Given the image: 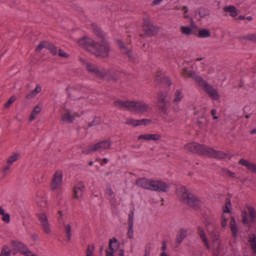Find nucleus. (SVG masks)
<instances>
[{"mask_svg": "<svg viewBox=\"0 0 256 256\" xmlns=\"http://www.w3.org/2000/svg\"><path fill=\"white\" fill-rule=\"evenodd\" d=\"M230 228L233 237H235L238 234V228L236 222L234 218H232L230 221Z\"/></svg>", "mask_w": 256, "mask_h": 256, "instance_id": "nucleus-35", "label": "nucleus"}, {"mask_svg": "<svg viewBox=\"0 0 256 256\" xmlns=\"http://www.w3.org/2000/svg\"><path fill=\"white\" fill-rule=\"evenodd\" d=\"M117 43L122 53L130 55L131 52L128 50L127 48L124 46L123 42L122 41L120 40H118Z\"/></svg>", "mask_w": 256, "mask_h": 256, "instance_id": "nucleus-40", "label": "nucleus"}, {"mask_svg": "<svg viewBox=\"0 0 256 256\" xmlns=\"http://www.w3.org/2000/svg\"><path fill=\"white\" fill-rule=\"evenodd\" d=\"M211 114L213 116V119L216 120L218 118V116H216V111L214 109H212L211 110Z\"/></svg>", "mask_w": 256, "mask_h": 256, "instance_id": "nucleus-55", "label": "nucleus"}, {"mask_svg": "<svg viewBox=\"0 0 256 256\" xmlns=\"http://www.w3.org/2000/svg\"><path fill=\"white\" fill-rule=\"evenodd\" d=\"M176 194L180 200L184 203L186 204L196 210L200 208V201L189 192L184 186L178 187L176 190Z\"/></svg>", "mask_w": 256, "mask_h": 256, "instance_id": "nucleus-5", "label": "nucleus"}, {"mask_svg": "<svg viewBox=\"0 0 256 256\" xmlns=\"http://www.w3.org/2000/svg\"><path fill=\"white\" fill-rule=\"evenodd\" d=\"M108 162V160L106 158H104L102 161L100 162L101 165H104L106 164Z\"/></svg>", "mask_w": 256, "mask_h": 256, "instance_id": "nucleus-59", "label": "nucleus"}, {"mask_svg": "<svg viewBox=\"0 0 256 256\" xmlns=\"http://www.w3.org/2000/svg\"><path fill=\"white\" fill-rule=\"evenodd\" d=\"M251 134H256V128L253 129L250 132Z\"/></svg>", "mask_w": 256, "mask_h": 256, "instance_id": "nucleus-64", "label": "nucleus"}, {"mask_svg": "<svg viewBox=\"0 0 256 256\" xmlns=\"http://www.w3.org/2000/svg\"><path fill=\"white\" fill-rule=\"evenodd\" d=\"M206 156L218 159H223L226 158L228 154L222 151L216 150L212 148L208 147Z\"/></svg>", "mask_w": 256, "mask_h": 256, "instance_id": "nucleus-20", "label": "nucleus"}, {"mask_svg": "<svg viewBox=\"0 0 256 256\" xmlns=\"http://www.w3.org/2000/svg\"><path fill=\"white\" fill-rule=\"evenodd\" d=\"M76 42L80 46L87 49L88 50L92 52V48L94 46L96 41L88 37L84 36L83 38L78 40Z\"/></svg>", "mask_w": 256, "mask_h": 256, "instance_id": "nucleus-16", "label": "nucleus"}, {"mask_svg": "<svg viewBox=\"0 0 256 256\" xmlns=\"http://www.w3.org/2000/svg\"><path fill=\"white\" fill-rule=\"evenodd\" d=\"M82 114L74 112L72 110L64 109L62 113L61 120L64 122L70 124L77 117H80Z\"/></svg>", "mask_w": 256, "mask_h": 256, "instance_id": "nucleus-12", "label": "nucleus"}, {"mask_svg": "<svg viewBox=\"0 0 256 256\" xmlns=\"http://www.w3.org/2000/svg\"><path fill=\"white\" fill-rule=\"evenodd\" d=\"M155 81L158 84L163 83L168 86L171 84V82L169 78L165 76L164 73L162 72H158L156 74Z\"/></svg>", "mask_w": 256, "mask_h": 256, "instance_id": "nucleus-21", "label": "nucleus"}, {"mask_svg": "<svg viewBox=\"0 0 256 256\" xmlns=\"http://www.w3.org/2000/svg\"><path fill=\"white\" fill-rule=\"evenodd\" d=\"M58 56L64 58H68V54L66 53V52L62 49L60 48L58 50Z\"/></svg>", "mask_w": 256, "mask_h": 256, "instance_id": "nucleus-52", "label": "nucleus"}, {"mask_svg": "<svg viewBox=\"0 0 256 256\" xmlns=\"http://www.w3.org/2000/svg\"><path fill=\"white\" fill-rule=\"evenodd\" d=\"M16 100V97L14 96H12L8 100L7 102L5 104V106L6 108H8L10 105L12 104Z\"/></svg>", "mask_w": 256, "mask_h": 256, "instance_id": "nucleus-51", "label": "nucleus"}, {"mask_svg": "<svg viewBox=\"0 0 256 256\" xmlns=\"http://www.w3.org/2000/svg\"><path fill=\"white\" fill-rule=\"evenodd\" d=\"M224 12L230 13V16L232 17H235L238 14V11L236 8L233 6H230L223 8Z\"/></svg>", "mask_w": 256, "mask_h": 256, "instance_id": "nucleus-31", "label": "nucleus"}, {"mask_svg": "<svg viewBox=\"0 0 256 256\" xmlns=\"http://www.w3.org/2000/svg\"><path fill=\"white\" fill-rule=\"evenodd\" d=\"M94 248L93 245L88 246L86 252V256H95L94 254Z\"/></svg>", "mask_w": 256, "mask_h": 256, "instance_id": "nucleus-45", "label": "nucleus"}, {"mask_svg": "<svg viewBox=\"0 0 256 256\" xmlns=\"http://www.w3.org/2000/svg\"><path fill=\"white\" fill-rule=\"evenodd\" d=\"M11 251L8 245H4L2 247L1 252L0 253V256H10Z\"/></svg>", "mask_w": 256, "mask_h": 256, "instance_id": "nucleus-41", "label": "nucleus"}, {"mask_svg": "<svg viewBox=\"0 0 256 256\" xmlns=\"http://www.w3.org/2000/svg\"><path fill=\"white\" fill-rule=\"evenodd\" d=\"M170 96L166 92H160L158 96V105L161 112L167 114V109L169 106Z\"/></svg>", "mask_w": 256, "mask_h": 256, "instance_id": "nucleus-11", "label": "nucleus"}, {"mask_svg": "<svg viewBox=\"0 0 256 256\" xmlns=\"http://www.w3.org/2000/svg\"><path fill=\"white\" fill-rule=\"evenodd\" d=\"M161 138L158 134H146L140 135L138 136L139 140H158Z\"/></svg>", "mask_w": 256, "mask_h": 256, "instance_id": "nucleus-27", "label": "nucleus"}, {"mask_svg": "<svg viewBox=\"0 0 256 256\" xmlns=\"http://www.w3.org/2000/svg\"><path fill=\"white\" fill-rule=\"evenodd\" d=\"M134 212L132 210L128 214V227H133L134 224Z\"/></svg>", "mask_w": 256, "mask_h": 256, "instance_id": "nucleus-46", "label": "nucleus"}, {"mask_svg": "<svg viewBox=\"0 0 256 256\" xmlns=\"http://www.w3.org/2000/svg\"><path fill=\"white\" fill-rule=\"evenodd\" d=\"M198 234L203 242L204 244L206 249L210 250L211 248V246L208 242V239L204 234L203 230L199 227L198 229Z\"/></svg>", "mask_w": 256, "mask_h": 256, "instance_id": "nucleus-28", "label": "nucleus"}, {"mask_svg": "<svg viewBox=\"0 0 256 256\" xmlns=\"http://www.w3.org/2000/svg\"><path fill=\"white\" fill-rule=\"evenodd\" d=\"M41 90H42L41 86L39 84H37L36 88L34 90L30 91L29 93H28L26 95V98L31 99L32 98H33L38 94L40 92Z\"/></svg>", "mask_w": 256, "mask_h": 256, "instance_id": "nucleus-33", "label": "nucleus"}, {"mask_svg": "<svg viewBox=\"0 0 256 256\" xmlns=\"http://www.w3.org/2000/svg\"><path fill=\"white\" fill-rule=\"evenodd\" d=\"M230 200L229 198H226V200L225 205L222 208L223 213L221 217V226L222 228H225L226 226L228 220L230 217Z\"/></svg>", "mask_w": 256, "mask_h": 256, "instance_id": "nucleus-14", "label": "nucleus"}, {"mask_svg": "<svg viewBox=\"0 0 256 256\" xmlns=\"http://www.w3.org/2000/svg\"><path fill=\"white\" fill-rule=\"evenodd\" d=\"M160 256H170L166 252H161Z\"/></svg>", "mask_w": 256, "mask_h": 256, "instance_id": "nucleus-62", "label": "nucleus"}, {"mask_svg": "<svg viewBox=\"0 0 256 256\" xmlns=\"http://www.w3.org/2000/svg\"><path fill=\"white\" fill-rule=\"evenodd\" d=\"M106 256H124L122 250H117V241L114 238L110 240L109 250L106 252Z\"/></svg>", "mask_w": 256, "mask_h": 256, "instance_id": "nucleus-13", "label": "nucleus"}, {"mask_svg": "<svg viewBox=\"0 0 256 256\" xmlns=\"http://www.w3.org/2000/svg\"><path fill=\"white\" fill-rule=\"evenodd\" d=\"M163 0H154L152 2L153 5L159 4Z\"/></svg>", "mask_w": 256, "mask_h": 256, "instance_id": "nucleus-57", "label": "nucleus"}, {"mask_svg": "<svg viewBox=\"0 0 256 256\" xmlns=\"http://www.w3.org/2000/svg\"><path fill=\"white\" fill-rule=\"evenodd\" d=\"M246 39L256 43V34H251L246 36Z\"/></svg>", "mask_w": 256, "mask_h": 256, "instance_id": "nucleus-49", "label": "nucleus"}, {"mask_svg": "<svg viewBox=\"0 0 256 256\" xmlns=\"http://www.w3.org/2000/svg\"><path fill=\"white\" fill-rule=\"evenodd\" d=\"M42 110V107L39 105L36 106L32 112H31L30 117V120L32 121L34 120L35 119L36 116Z\"/></svg>", "mask_w": 256, "mask_h": 256, "instance_id": "nucleus-37", "label": "nucleus"}, {"mask_svg": "<svg viewBox=\"0 0 256 256\" xmlns=\"http://www.w3.org/2000/svg\"><path fill=\"white\" fill-rule=\"evenodd\" d=\"M46 46V48L48 49L52 54L54 56L57 54L58 48L54 44L47 42V44Z\"/></svg>", "mask_w": 256, "mask_h": 256, "instance_id": "nucleus-39", "label": "nucleus"}, {"mask_svg": "<svg viewBox=\"0 0 256 256\" xmlns=\"http://www.w3.org/2000/svg\"><path fill=\"white\" fill-rule=\"evenodd\" d=\"M62 184V174L60 170H56L54 176L51 186L52 190L60 188Z\"/></svg>", "mask_w": 256, "mask_h": 256, "instance_id": "nucleus-17", "label": "nucleus"}, {"mask_svg": "<svg viewBox=\"0 0 256 256\" xmlns=\"http://www.w3.org/2000/svg\"><path fill=\"white\" fill-rule=\"evenodd\" d=\"M47 41L42 42L36 48V52H40L44 48H46Z\"/></svg>", "mask_w": 256, "mask_h": 256, "instance_id": "nucleus-47", "label": "nucleus"}, {"mask_svg": "<svg viewBox=\"0 0 256 256\" xmlns=\"http://www.w3.org/2000/svg\"><path fill=\"white\" fill-rule=\"evenodd\" d=\"M38 217L44 232L46 234H50L52 230L46 214L44 212H40L38 214Z\"/></svg>", "mask_w": 256, "mask_h": 256, "instance_id": "nucleus-15", "label": "nucleus"}, {"mask_svg": "<svg viewBox=\"0 0 256 256\" xmlns=\"http://www.w3.org/2000/svg\"><path fill=\"white\" fill-rule=\"evenodd\" d=\"M134 235L133 227L128 226V231L127 232V236L129 238H132Z\"/></svg>", "mask_w": 256, "mask_h": 256, "instance_id": "nucleus-53", "label": "nucleus"}, {"mask_svg": "<svg viewBox=\"0 0 256 256\" xmlns=\"http://www.w3.org/2000/svg\"><path fill=\"white\" fill-rule=\"evenodd\" d=\"M10 166H6L4 168L3 170H2V173H3V174L4 176H5L6 174H7V172L10 170Z\"/></svg>", "mask_w": 256, "mask_h": 256, "instance_id": "nucleus-56", "label": "nucleus"}, {"mask_svg": "<svg viewBox=\"0 0 256 256\" xmlns=\"http://www.w3.org/2000/svg\"><path fill=\"white\" fill-rule=\"evenodd\" d=\"M111 146V142L110 140H104L94 144L90 145L85 148L82 150V153L88 154L94 152H102L105 150L109 148Z\"/></svg>", "mask_w": 256, "mask_h": 256, "instance_id": "nucleus-8", "label": "nucleus"}, {"mask_svg": "<svg viewBox=\"0 0 256 256\" xmlns=\"http://www.w3.org/2000/svg\"><path fill=\"white\" fill-rule=\"evenodd\" d=\"M106 194L110 200V202L113 206H114L116 204V199L115 198V194L112 188L110 186H108L106 192Z\"/></svg>", "mask_w": 256, "mask_h": 256, "instance_id": "nucleus-29", "label": "nucleus"}, {"mask_svg": "<svg viewBox=\"0 0 256 256\" xmlns=\"http://www.w3.org/2000/svg\"><path fill=\"white\" fill-rule=\"evenodd\" d=\"M249 242L252 249L254 253H256V240L254 235H251L249 236Z\"/></svg>", "mask_w": 256, "mask_h": 256, "instance_id": "nucleus-42", "label": "nucleus"}, {"mask_svg": "<svg viewBox=\"0 0 256 256\" xmlns=\"http://www.w3.org/2000/svg\"><path fill=\"white\" fill-rule=\"evenodd\" d=\"M84 190V184L81 182H78L74 186L73 190L74 196L76 198H81Z\"/></svg>", "mask_w": 256, "mask_h": 256, "instance_id": "nucleus-23", "label": "nucleus"}, {"mask_svg": "<svg viewBox=\"0 0 256 256\" xmlns=\"http://www.w3.org/2000/svg\"><path fill=\"white\" fill-rule=\"evenodd\" d=\"M211 36L210 31L207 28H202L198 30L196 36L200 38H204L210 37Z\"/></svg>", "mask_w": 256, "mask_h": 256, "instance_id": "nucleus-30", "label": "nucleus"}, {"mask_svg": "<svg viewBox=\"0 0 256 256\" xmlns=\"http://www.w3.org/2000/svg\"><path fill=\"white\" fill-rule=\"evenodd\" d=\"M151 123V120L148 119H142V120H136L132 118L128 119L126 124L132 125L134 126L139 125H148Z\"/></svg>", "mask_w": 256, "mask_h": 256, "instance_id": "nucleus-24", "label": "nucleus"}, {"mask_svg": "<svg viewBox=\"0 0 256 256\" xmlns=\"http://www.w3.org/2000/svg\"><path fill=\"white\" fill-rule=\"evenodd\" d=\"M2 220L6 223H8L10 221V216L8 214H4L2 216Z\"/></svg>", "mask_w": 256, "mask_h": 256, "instance_id": "nucleus-50", "label": "nucleus"}, {"mask_svg": "<svg viewBox=\"0 0 256 256\" xmlns=\"http://www.w3.org/2000/svg\"><path fill=\"white\" fill-rule=\"evenodd\" d=\"M164 118L165 119V120L168 122H172L173 121L172 120L168 118V116H164Z\"/></svg>", "mask_w": 256, "mask_h": 256, "instance_id": "nucleus-60", "label": "nucleus"}, {"mask_svg": "<svg viewBox=\"0 0 256 256\" xmlns=\"http://www.w3.org/2000/svg\"><path fill=\"white\" fill-rule=\"evenodd\" d=\"M207 146L196 142H190L184 146V149L194 153L206 156Z\"/></svg>", "mask_w": 256, "mask_h": 256, "instance_id": "nucleus-10", "label": "nucleus"}, {"mask_svg": "<svg viewBox=\"0 0 256 256\" xmlns=\"http://www.w3.org/2000/svg\"><path fill=\"white\" fill-rule=\"evenodd\" d=\"M62 212L61 211L58 212V214H60V216L58 218L59 224L60 225V228L65 234L66 241L69 242L70 241L72 235V222L70 221H63L62 219Z\"/></svg>", "mask_w": 256, "mask_h": 256, "instance_id": "nucleus-9", "label": "nucleus"}, {"mask_svg": "<svg viewBox=\"0 0 256 256\" xmlns=\"http://www.w3.org/2000/svg\"><path fill=\"white\" fill-rule=\"evenodd\" d=\"M36 202L38 206L42 209L45 208L47 206L46 200L44 196H38Z\"/></svg>", "mask_w": 256, "mask_h": 256, "instance_id": "nucleus-32", "label": "nucleus"}, {"mask_svg": "<svg viewBox=\"0 0 256 256\" xmlns=\"http://www.w3.org/2000/svg\"><path fill=\"white\" fill-rule=\"evenodd\" d=\"M144 29L146 33L148 35L150 36L154 34L152 32V30L154 29V27L153 26H144Z\"/></svg>", "mask_w": 256, "mask_h": 256, "instance_id": "nucleus-48", "label": "nucleus"}, {"mask_svg": "<svg viewBox=\"0 0 256 256\" xmlns=\"http://www.w3.org/2000/svg\"><path fill=\"white\" fill-rule=\"evenodd\" d=\"M248 215L246 212H242V222L245 224H250L254 222L256 218L254 209L252 207H248Z\"/></svg>", "mask_w": 256, "mask_h": 256, "instance_id": "nucleus-18", "label": "nucleus"}, {"mask_svg": "<svg viewBox=\"0 0 256 256\" xmlns=\"http://www.w3.org/2000/svg\"><path fill=\"white\" fill-rule=\"evenodd\" d=\"M94 34L98 36L100 40V41L106 40L104 38V34L103 32L98 28H96L94 29Z\"/></svg>", "mask_w": 256, "mask_h": 256, "instance_id": "nucleus-43", "label": "nucleus"}, {"mask_svg": "<svg viewBox=\"0 0 256 256\" xmlns=\"http://www.w3.org/2000/svg\"><path fill=\"white\" fill-rule=\"evenodd\" d=\"M92 52L97 56L106 58L108 56L110 48L106 40L96 42L92 48Z\"/></svg>", "mask_w": 256, "mask_h": 256, "instance_id": "nucleus-7", "label": "nucleus"}, {"mask_svg": "<svg viewBox=\"0 0 256 256\" xmlns=\"http://www.w3.org/2000/svg\"><path fill=\"white\" fill-rule=\"evenodd\" d=\"M19 156L20 154L18 153L12 154L8 159L7 163L9 164H12L18 159Z\"/></svg>", "mask_w": 256, "mask_h": 256, "instance_id": "nucleus-44", "label": "nucleus"}, {"mask_svg": "<svg viewBox=\"0 0 256 256\" xmlns=\"http://www.w3.org/2000/svg\"><path fill=\"white\" fill-rule=\"evenodd\" d=\"M239 164L245 166L252 172L256 174V164L253 162H250L247 160L241 159L238 162Z\"/></svg>", "mask_w": 256, "mask_h": 256, "instance_id": "nucleus-26", "label": "nucleus"}, {"mask_svg": "<svg viewBox=\"0 0 256 256\" xmlns=\"http://www.w3.org/2000/svg\"><path fill=\"white\" fill-rule=\"evenodd\" d=\"M180 30L182 34L186 36H189L192 34V28L188 26H181Z\"/></svg>", "mask_w": 256, "mask_h": 256, "instance_id": "nucleus-34", "label": "nucleus"}, {"mask_svg": "<svg viewBox=\"0 0 256 256\" xmlns=\"http://www.w3.org/2000/svg\"><path fill=\"white\" fill-rule=\"evenodd\" d=\"M116 107L119 108H126L138 113H144L148 111L149 106L142 101H122L116 100L114 102Z\"/></svg>", "mask_w": 256, "mask_h": 256, "instance_id": "nucleus-2", "label": "nucleus"}, {"mask_svg": "<svg viewBox=\"0 0 256 256\" xmlns=\"http://www.w3.org/2000/svg\"><path fill=\"white\" fill-rule=\"evenodd\" d=\"M205 226L210 234L212 240V252L215 256H220L222 252V246L219 240V232L212 224L211 220L206 219L204 221Z\"/></svg>", "mask_w": 256, "mask_h": 256, "instance_id": "nucleus-3", "label": "nucleus"}, {"mask_svg": "<svg viewBox=\"0 0 256 256\" xmlns=\"http://www.w3.org/2000/svg\"><path fill=\"white\" fill-rule=\"evenodd\" d=\"M239 164L245 166L252 172L256 174V164L253 162H250L247 160L241 159L238 162Z\"/></svg>", "mask_w": 256, "mask_h": 256, "instance_id": "nucleus-25", "label": "nucleus"}, {"mask_svg": "<svg viewBox=\"0 0 256 256\" xmlns=\"http://www.w3.org/2000/svg\"><path fill=\"white\" fill-rule=\"evenodd\" d=\"M26 256H37L33 254L30 251H29L28 252H26Z\"/></svg>", "mask_w": 256, "mask_h": 256, "instance_id": "nucleus-61", "label": "nucleus"}, {"mask_svg": "<svg viewBox=\"0 0 256 256\" xmlns=\"http://www.w3.org/2000/svg\"><path fill=\"white\" fill-rule=\"evenodd\" d=\"M227 174L228 175V176H230V177H232V178L234 177L235 174L234 172H230V171H228Z\"/></svg>", "mask_w": 256, "mask_h": 256, "instance_id": "nucleus-58", "label": "nucleus"}, {"mask_svg": "<svg viewBox=\"0 0 256 256\" xmlns=\"http://www.w3.org/2000/svg\"><path fill=\"white\" fill-rule=\"evenodd\" d=\"M136 184L144 188L154 191L166 192L168 186L161 180H156L146 178H140L137 180Z\"/></svg>", "mask_w": 256, "mask_h": 256, "instance_id": "nucleus-4", "label": "nucleus"}, {"mask_svg": "<svg viewBox=\"0 0 256 256\" xmlns=\"http://www.w3.org/2000/svg\"><path fill=\"white\" fill-rule=\"evenodd\" d=\"M194 114L198 118H201V120L198 119V122L200 125L205 122L206 120L204 119V117L206 115V110L204 106H194Z\"/></svg>", "mask_w": 256, "mask_h": 256, "instance_id": "nucleus-19", "label": "nucleus"}, {"mask_svg": "<svg viewBox=\"0 0 256 256\" xmlns=\"http://www.w3.org/2000/svg\"><path fill=\"white\" fill-rule=\"evenodd\" d=\"M5 214V212L4 208H2V207H0V215L2 216Z\"/></svg>", "mask_w": 256, "mask_h": 256, "instance_id": "nucleus-63", "label": "nucleus"}, {"mask_svg": "<svg viewBox=\"0 0 256 256\" xmlns=\"http://www.w3.org/2000/svg\"><path fill=\"white\" fill-rule=\"evenodd\" d=\"M87 69L92 75L108 81H116L118 80L117 76L110 72H102L98 69L96 65H87Z\"/></svg>", "mask_w": 256, "mask_h": 256, "instance_id": "nucleus-6", "label": "nucleus"}, {"mask_svg": "<svg viewBox=\"0 0 256 256\" xmlns=\"http://www.w3.org/2000/svg\"><path fill=\"white\" fill-rule=\"evenodd\" d=\"M11 244L14 250L20 252L24 254L25 256H26V252L30 251L24 244L19 241L12 240Z\"/></svg>", "mask_w": 256, "mask_h": 256, "instance_id": "nucleus-22", "label": "nucleus"}, {"mask_svg": "<svg viewBox=\"0 0 256 256\" xmlns=\"http://www.w3.org/2000/svg\"><path fill=\"white\" fill-rule=\"evenodd\" d=\"M184 97L182 90V89L176 90L174 94V102H180Z\"/></svg>", "mask_w": 256, "mask_h": 256, "instance_id": "nucleus-38", "label": "nucleus"}, {"mask_svg": "<svg viewBox=\"0 0 256 256\" xmlns=\"http://www.w3.org/2000/svg\"><path fill=\"white\" fill-rule=\"evenodd\" d=\"M167 250V244L165 241H164L162 243V246L161 248L162 252H166Z\"/></svg>", "mask_w": 256, "mask_h": 256, "instance_id": "nucleus-54", "label": "nucleus"}, {"mask_svg": "<svg viewBox=\"0 0 256 256\" xmlns=\"http://www.w3.org/2000/svg\"><path fill=\"white\" fill-rule=\"evenodd\" d=\"M186 230L184 229H181L177 234L176 242L178 244H180L186 236Z\"/></svg>", "mask_w": 256, "mask_h": 256, "instance_id": "nucleus-36", "label": "nucleus"}, {"mask_svg": "<svg viewBox=\"0 0 256 256\" xmlns=\"http://www.w3.org/2000/svg\"><path fill=\"white\" fill-rule=\"evenodd\" d=\"M181 74L185 78H192L202 90L213 100H218L219 99L220 96L217 90L214 88L212 85L209 84L202 78L196 76L195 72L192 71L191 67L183 68Z\"/></svg>", "mask_w": 256, "mask_h": 256, "instance_id": "nucleus-1", "label": "nucleus"}]
</instances>
